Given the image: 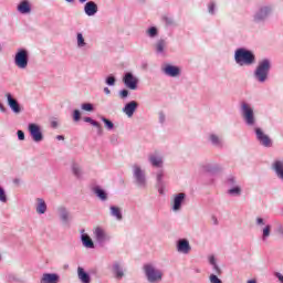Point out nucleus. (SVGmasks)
<instances>
[{"instance_id": "f257e3e1", "label": "nucleus", "mask_w": 283, "mask_h": 283, "mask_svg": "<svg viewBox=\"0 0 283 283\" xmlns=\"http://www.w3.org/2000/svg\"><path fill=\"white\" fill-rule=\"evenodd\" d=\"M234 59L238 65H253L255 63V55L245 49H238Z\"/></svg>"}, {"instance_id": "f03ea898", "label": "nucleus", "mask_w": 283, "mask_h": 283, "mask_svg": "<svg viewBox=\"0 0 283 283\" xmlns=\"http://www.w3.org/2000/svg\"><path fill=\"white\" fill-rule=\"evenodd\" d=\"M269 70H271V62L269 60H263L259 63L254 76L260 83H264L269 76Z\"/></svg>"}, {"instance_id": "7ed1b4c3", "label": "nucleus", "mask_w": 283, "mask_h": 283, "mask_svg": "<svg viewBox=\"0 0 283 283\" xmlns=\"http://www.w3.org/2000/svg\"><path fill=\"white\" fill-rule=\"evenodd\" d=\"M144 271L148 282L154 283L160 282V280H163V272H160V270H156V268H154L151 264L144 265Z\"/></svg>"}, {"instance_id": "20e7f679", "label": "nucleus", "mask_w": 283, "mask_h": 283, "mask_svg": "<svg viewBox=\"0 0 283 283\" xmlns=\"http://www.w3.org/2000/svg\"><path fill=\"white\" fill-rule=\"evenodd\" d=\"M14 63L20 70H25V67H28V51H18L14 57Z\"/></svg>"}, {"instance_id": "39448f33", "label": "nucleus", "mask_w": 283, "mask_h": 283, "mask_svg": "<svg viewBox=\"0 0 283 283\" xmlns=\"http://www.w3.org/2000/svg\"><path fill=\"white\" fill-rule=\"evenodd\" d=\"M242 114L247 125H255V116L253 115V108L247 103H242Z\"/></svg>"}, {"instance_id": "423d86ee", "label": "nucleus", "mask_w": 283, "mask_h": 283, "mask_svg": "<svg viewBox=\"0 0 283 283\" xmlns=\"http://www.w3.org/2000/svg\"><path fill=\"white\" fill-rule=\"evenodd\" d=\"M134 178L138 187H146L147 179L145 178V171H143L138 166H134Z\"/></svg>"}, {"instance_id": "0eeeda50", "label": "nucleus", "mask_w": 283, "mask_h": 283, "mask_svg": "<svg viewBox=\"0 0 283 283\" xmlns=\"http://www.w3.org/2000/svg\"><path fill=\"white\" fill-rule=\"evenodd\" d=\"M29 132L34 143H41V140H43V133H41V128L39 127V125L29 124Z\"/></svg>"}, {"instance_id": "6e6552de", "label": "nucleus", "mask_w": 283, "mask_h": 283, "mask_svg": "<svg viewBox=\"0 0 283 283\" xmlns=\"http://www.w3.org/2000/svg\"><path fill=\"white\" fill-rule=\"evenodd\" d=\"M255 134H256V138L259 140V143H261V145H263V147H271L272 143H271V138L269 137V135L264 134V132H262V128H255Z\"/></svg>"}, {"instance_id": "1a4fd4ad", "label": "nucleus", "mask_w": 283, "mask_h": 283, "mask_svg": "<svg viewBox=\"0 0 283 283\" xmlns=\"http://www.w3.org/2000/svg\"><path fill=\"white\" fill-rule=\"evenodd\" d=\"M177 251L179 253H184L187 255V253H190L191 245L189 244V241L187 239H180L177 243Z\"/></svg>"}, {"instance_id": "9d476101", "label": "nucleus", "mask_w": 283, "mask_h": 283, "mask_svg": "<svg viewBox=\"0 0 283 283\" xmlns=\"http://www.w3.org/2000/svg\"><path fill=\"white\" fill-rule=\"evenodd\" d=\"M124 83L129 90H136L138 85V80H136V77H134L132 73H126V75L124 76Z\"/></svg>"}, {"instance_id": "9b49d317", "label": "nucleus", "mask_w": 283, "mask_h": 283, "mask_svg": "<svg viewBox=\"0 0 283 283\" xmlns=\"http://www.w3.org/2000/svg\"><path fill=\"white\" fill-rule=\"evenodd\" d=\"M84 12L87 17H94L98 12V6L94 1L86 2L84 6Z\"/></svg>"}, {"instance_id": "f8f14e48", "label": "nucleus", "mask_w": 283, "mask_h": 283, "mask_svg": "<svg viewBox=\"0 0 283 283\" xmlns=\"http://www.w3.org/2000/svg\"><path fill=\"white\" fill-rule=\"evenodd\" d=\"M7 101L9 107L14 112V114L21 113V106L19 105V102L12 97L10 93L7 94Z\"/></svg>"}, {"instance_id": "ddd939ff", "label": "nucleus", "mask_w": 283, "mask_h": 283, "mask_svg": "<svg viewBox=\"0 0 283 283\" xmlns=\"http://www.w3.org/2000/svg\"><path fill=\"white\" fill-rule=\"evenodd\" d=\"M60 276L56 273H44L40 283H59Z\"/></svg>"}, {"instance_id": "4468645a", "label": "nucleus", "mask_w": 283, "mask_h": 283, "mask_svg": "<svg viewBox=\"0 0 283 283\" xmlns=\"http://www.w3.org/2000/svg\"><path fill=\"white\" fill-rule=\"evenodd\" d=\"M138 108V103L136 101H132L125 105L123 112H125L126 116L132 118L134 116V112Z\"/></svg>"}, {"instance_id": "2eb2a0df", "label": "nucleus", "mask_w": 283, "mask_h": 283, "mask_svg": "<svg viewBox=\"0 0 283 283\" xmlns=\"http://www.w3.org/2000/svg\"><path fill=\"white\" fill-rule=\"evenodd\" d=\"M77 277L82 283L92 282V277L90 276V274H87V272H85V270L81 266L77 268Z\"/></svg>"}, {"instance_id": "dca6fc26", "label": "nucleus", "mask_w": 283, "mask_h": 283, "mask_svg": "<svg viewBox=\"0 0 283 283\" xmlns=\"http://www.w3.org/2000/svg\"><path fill=\"white\" fill-rule=\"evenodd\" d=\"M31 11H32V7H30V2L28 0L22 1L18 6V12H20L21 14H29V12Z\"/></svg>"}, {"instance_id": "f3484780", "label": "nucleus", "mask_w": 283, "mask_h": 283, "mask_svg": "<svg viewBox=\"0 0 283 283\" xmlns=\"http://www.w3.org/2000/svg\"><path fill=\"white\" fill-rule=\"evenodd\" d=\"M164 72L168 76H178L180 74V69H178L177 66H174V65H167L164 69Z\"/></svg>"}, {"instance_id": "a211bd4d", "label": "nucleus", "mask_w": 283, "mask_h": 283, "mask_svg": "<svg viewBox=\"0 0 283 283\" xmlns=\"http://www.w3.org/2000/svg\"><path fill=\"white\" fill-rule=\"evenodd\" d=\"M182 200H185V193L180 192L178 193L174 199V211H178L182 205Z\"/></svg>"}, {"instance_id": "6ab92c4d", "label": "nucleus", "mask_w": 283, "mask_h": 283, "mask_svg": "<svg viewBox=\"0 0 283 283\" xmlns=\"http://www.w3.org/2000/svg\"><path fill=\"white\" fill-rule=\"evenodd\" d=\"M270 12H271V9L268 7L261 9L260 12L256 13V15L254 18L255 21H262V20L266 19V17H269Z\"/></svg>"}, {"instance_id": "aec40b11", "label": "nucleus", "mask_w": 283, "mask_h": 283, "mask_svg": "<svg viewBox=\"0 0 283 283\" xmlns=\"http://www.w3.org/2000/svg\"><path fill=\"white\" fill-rule=\"evenodd\" d=\"M94 233L97 242H105V238H106L105 230H103L102 228H96Z\"/></svg>"}, {"instance_id": "412c9836", "label": "nucleus", "mask_w": 283, "mask_h": 283, "mask_svg": "<svg viewBox=\"0 0 283 283\" xmlns=\"http://www.w3.org/2000/svg\"><path fill=\"white\" fill-rule=\"evenodd\" d=\"M111 214L116 218V220H123V212H120V208L116 206L111 207Z\"/></svg>"}, {"instance_id": "4be33fe9", "label": "nucleus", "mask_w": 283, "mask_h": 283, "mask_svg": "<svg viewBox=\"0 0 283 283\" xmlns=\"http://www.w3.org/2000/svg\"><path fill=\"white\" fill-rule=\"evenodd\" d=\"M149 160L153 167H163V158L150 155Z\"/></svg>"}, {"instance_id": "5701e85b", "label": "nucleus", "mask_w": 283, "mask_h": 283, "mask_svg": "<svg viewBox=\"0 0 283 283\" xmlns=\"http://www.w3.org/2000/svg\"><path fill=\"white\" fill-rule=\"evenodd\" d=\"M94 193L99 200H107V192H105V190L101 189L99 187L94 188Z\"/></svg>"}, {"instance_id": "b1692460", "label": "nucleus", "mask_w": 283, "mask_h": 283, "mask_svg": "<svg viewBox=\"0 0 283 283\" xmlns=\"http://www.w3.org/2000/svg\"><path fill=\"white\" fill-rule=\"evenodd\" d=\"M82 241L84 247H86L87 249H94V242L92 241V239L90 238V235H82Z\"/></svg>"}, {"instance_id": "393cba45", "label": "nucleus", "mask_w": 283, "mask_h": 283, "mask_svg": "<svg viewBox=\"0 0 283 283\" xmlns=\"http://www.w3.org/2000/svg\"><path fill=\"white\" fill-rule=\"evenodd\" d=\"M38 207H36V211L39 213H45V211H48V206L45 205V201L43 199H38Z\"/></svg>"}, {"instance_id": "a878e982", "label": "nucleus", "mask_w": 283, "mask_h": 283, "mask_svg": "<svg viewBox=\"0 0 283 283\" xmlns=\"http://www.w3.org/2000/svg\"><path fill=\"white\" fill-rule=\"evenodd\" d=\"M113 271H114L115 277H117V280L123 279V275H125V274L123 273V270L120 269V265H118V263H115V264L113 265Z\"/></svg>"}, {"instance_id": "bb28decb", "label": "nucleus", "mask_w": 283, "mask_h": 283, "mask_svg": "<svg viewBox=\"0 0 283 283\" xmlns=\"http://www.w3.org/2000/svg\"><path fill=\"white\" fill-rule=\"evenodd\" d=\"M77 45L78 48H85V39L82 33H77Z\"/></svg>"}, {"instance_id": "cd10ccee", "label": "nucleus", "mask_w": 283, "mask_h": 283, "mask_svg": "<svg viewBox=\"0 0 283 283\" xmlns=\"http://www.w3.org/2000/svg\"><path fill=\"white\" fill-rule=\"evenodd\" d=\"M269 235H271V226H265L263 229V240H266V238H269Z\"/></svg>"}, {"instance_id": "c85d7f7f", "label": "nucleus", "mask_w": 283, "mask_h": 283, "mask_svg": "<svg viewBox=\"0 0 283 283\" xmlns=\"http://www.w3.org/2000/svg\"><path fill=\"white\" fill-rule=\"evenodd\" d=\"M82 109H84V112H94V106L91 103H85L82 104Z\"/></svg>"}, {"instance_id": "c756f323", "label": "nucleus", "mask_w": 283, "mask_h": 283, "mask_svg": "<svg viewBox=\"0 0 283 283\" xmlns=\"http://www.w3.org/2000/svg\"><path fill=\"white\" fill-rule=\"evenodd\" d=\"M102 120L106 125L107 129H114V123H112V120H109L105 117H103Z\"/></svg>"}, {"instance_id": "7c9ffc66", "label": "nucleus", "mask_w": 283, "mask_h": 283, "mask_svg": "<svg viewBox=\"0 0 283 283\" xmlns=\"http://www.w3.org/2000/svg\"><path fill=\"white\" fill-rule=\"evenodd\" d=\"M0 202H8V197L6 196V190L0 187Z\"/></svg>"}, {"instance_id": "2f4dec72", "label": "nucleus", "mask_w": 283, "mask_h": 283, "mask_svg": "<svg viewBox=\"0 0 283 283\" xmlns=\"http://www.w3.org/2000/svg\"><path fill=\"white\" fill-rule=\"evenodd\" d=\"M157 52H159V53L165 52V41L160 40V41L157 43Z\"/></svg>"}, {"instance_id": "473e14b6", "label": "nucleus", "mask_w": 283, "mask_h": 283, "mask_svg": "<svg viewBox=\"0 0 283 283\" xmlns=\"http://www.w3.org/2000/svg\"><path fill=\"white\" fill-rule=\"evenodd\" d=\"M73 120H75V123H78V120H81V111L75 109L73 112Z\"/></svg>"}, {"instance_id": "72a5a7b5", "label": "nucleus", "mask_w": 283, "mask_h": 283, "mask_svg": "<svg viewBox=\"0 0 283 283\" xmlns=\"http://www.w3.org/2000/svg\"><path fill=\"white\" fill-rule=\"evenodd\" d=\"M240 192H241L240 187H234V188H231V189L229 190V193H231L232 196H233V195L240 196Z\"/></svg>"}, {"instance_id": "f704fd0d", "label": "nucleus", "mask_w": 283, "mask_h": 283, "mask_svg": "<svg viewBox=\"0 0 283 283\" xmlns=\"http://www.w3.org/2000/svg\"><path fill=\"white\" fill-rule=\"evenodd\" d=\"M210 140H211L212 145H220V138L216 135H211Z\"/></svg>"}, {"instance_id": "c9c22d12", "label": "nucleus", "mask_w": 283, "mask_h": 283, "mask_svg": "<svg viewBox=\"0 0 283 283\" xmlns=\"http://www.w3.org/2000/svg\"><path fill=\"white\" fill-rule=\"evenodd\" d=\"M210 283H222V280H220L216 274H211Z\"/></svg>"}, {"instance_id": "e433bc0d", "label": "nucleus", "mask_w": 283, "mask_h": 283, "mask_svg": "<svg viewBox=\"0 0 283 283\" xmlns=\"http://www.w3.org/2000/svg\"><path fill=\"white\" fill-rule=\"evenodd\" d=\"M148 34L149 36H156V34H158V29H156V27L150 28Z\"/></svg>"}, {"instance_id": "4c0bfd02", "label": "nucleus", "mask_w": 283, "mask_h": 283, "mask_svg": "<svg viewBox=\"0 0 283 283\" xmlns=\"http://www.w3.org/2000/svg\"><path fill=\"white\" fill-rule=\"evenodd\" d=\"M106 83H107L108 85H116V78H115L114 76H108V77L106 78Z\"/></svg>"}, {"instance_id": "58836bf2", "label": "nucleus", "mask_w": 283, "mask_h": 283, "mask_svg": "<svg viewBox=\"0 0 283 283\" xmlns=\"http://www.w3.org/2000/svg\"><path fill=\"white\" fill-rule=\"evenodd\" d=\"M165 174L163 171H159L157 174V182L158 185H163V178H164Z\"/></svg>"}, {"instance_id": "ea45409f", "label": "nucleus", "mask_w": 283, "mask_h": 283, "mask_svg": "<svg viewBox=\"0 0 283 283\" xmlns=\"http://www.w3.org/2000/svg\"><path fill=\"white\" fill-rule=\"evenodd\" d=\"M163 20L165 21L166 25H171V23H174V20L167 15H165Z\"/></svg>"}, {"instance_id": "a19ab883", "label": "nucleus", "mask_w": 283, "mask_h": 283, "mask_svg": "<svg viewBox=\"0 0 283 283\" xmlns=\"http://www.w3.org/2000/svg\"><path fill=\"white\" fill-rule=\"evenodd\" d=\"M73 174L78 178L81 176V169L77 166H73Z\"/></svg>"}, {"instance_id": "79ce46f5", "label": "nucleus", "mask_w": 283, "mask_h": 283, "mask_svg": "<svg viewBox=\"0 0 283 283\" xmlns=\"http://www.w3.org/2000/svg\"><path fill=\"white\" fill-rule=\"evenodd\" d=\"M18 138L19 140H25V134L23 133V130H18Z\"/></svg>"}, {"instance_id": "37998d69", "label": "nucleus", "mask_w": 283, "mask_h": 283, "mask_svg": "<svg viewBox=\"0 0 283 283\" xmlns=\"http://www.w3.org/2000/svg\"><path fill=\"white\" fill-rule=\"evenodd\" d=\"M120 96L122 98H127V96H129V91L128 90L120 91Z\"/></svg>"}, {"instance_id": "c03bdc74", "label": "nucleus", "mask_w": 283, "mask_h": 283, "mask_svg": "<svg viewBox=\"0 0 283 283\" xmlns=\"http://www.w3.org/2000/svg\"><path fill=\"white\" fill-rule=\"evenodd\" d=\"M214 10H216V4L213 2H211L209 4V12H210V14H213Z\"/></svg>"}, {"instance_id": "a18cd8bd", "label": "nucleus", "mask_w": 283, "mask_h": 283, "mask_svg": "<svg viewBox=\"0 0 283 283\" xmlns=\"http://www.w3.org/2000/svg\"><path fill=\"white\" fill-rule=\"evenodd\" d=\"M91 125H93V127H97V129H101V124L94 119H92Z\"/></svg>"}, {"instance_id": "49530a36", "label": "nucleus", "mask_w": 283, "mask_h": 283, "mask_svg": "<svg viewBox=\"0 0 283 283\" xmlns=\"http://www.w3.org/2000/svg\"><path fill=\"white\" fill-rule=\"evenodd\" d=\"M275 277H277V280L283 283V275L280 272L275 273Z\"/></svg>"}, {"instance_id": "de8ad7c7", "label": "nucleus", "mask_w": 283, "mask_h": 283, "mask_svg": "<svg viewBox=\"0 0 283 283\" xmlns=\"http://www.w3.org/2000/svg\"><path fill=\"white\" fill-rule=\"evenodd\" d=\"M209 263L213 266V265H216L217 263H216V258L214 256H210L209 258Z\"/></svg>"}, {"instance_id": "09e8293b", "label": "nucleus", "mask_w": 283, "mask_h": 283, "mask_svg": "<svg viewBox=\"0 0 283 283\" xmlns=\"http://www.w3.org/2000/svg\"><path fill=\"white\" fill-rule=\"evenodd\" d=\"M61 218L62 220L67 221V212L63 211Z\"/></svg>"}, {"instance_id": "8fccbe9b", "label": "nucleus", "mask_w": 283, "mask_h": 283, "mask_svg": "<svg viewBox=\"0 0 283 283\" xmlns=\"http://www.w3.org/2000/svg\"><path fill=\"white\" fill-rule=\"evenodd\" d=\"M213 269H214L216 273H218V275H220L221 271L217 263L213 265Z\"/></svg>"}, {"instance_id": "3c124183", "label": "nucleus", "mask_w": 283, "mask_h": 283, "mask_svg": "<svg viewBox=\"0 0 283 283\" xmlns=\"http://www.w3.org/2000/svg\"><path fill=\"white\" fill-rule=\"evenodd\" d=\"M256 223H258V224H264V219L258 218V219H256Z\"/></svg>"}, {"instance_id": "603ef678", "label": "nucleus", "mask_w": 283, "mask_h": 283, "mask_svg": "<svg viewBox=\"0 0 283 283\" xmlns=\"http://www.w3.org/2000/svg\"><path fill=\"white\" fill-rule=\"evenodd\" d=\"M92 120H93L92 117H84V122H85V123H90V124H91Z\"/></svg>"}, {"instance_id": "864d4df0", "label": "nucleus", "mask_w": 283, "mask_h": 283, "mask_svg": "<svg viewBox=\"0 0 283 283\" xmlns=\"http://www.w3.org/2000/svg\"><path fill=\"white\" fill-rule=\"evenodd\" d=\"M56 138L57 140H65V137H63V135H59Z\"/></svg>"}, {"instance_id": "5fc2aeb1", "label": "nucleus", "mask_w": 283, "mask_h": 283, "mask_svg": "<svg viewBox=\"0 0 283 283\" xmlns=\"http://www.w3.org/2000/svg\"><path fill=\"white\" fill-rule=\"evenodd\" d=\"M104 92H105V94H111V91L107 87L104 88Z\"/></svg>"}, {"instance_id": "6e6d98bb", "label": "nucleus", "mask_w": 283, "mask_h": 283, "mask_svg": "<svg viewBox=\"0 0 283 283\" xmlns=\"http://www.w3.org/2000/svg\"><path fill=\"white\" fill-rule=\"evenodd\" d=\"M0 109L1 112H6V107L3 106V104H0Z\"/></svg>"}, {"instance_id": "4d7b16f0", "label": "nucleus", "mask_w": 283, "mask_h": 283, "mask_svg": "<svg viewBox=\"0 0 283 283\" xmlns=\"http://www.w3.org/2000/svg\"><path fill=\"white\" fill-rule=\"evenodd\" d=\"M160 122L165 123V115H160Z\"/></svg>"}, {"instance_id": "13d9d810", "label": "nucleus", "mask_w": 283, "mask_h": 283, "mask_svg": "<svg viewBox=\"0 0 283 283\" xmlns=\"http://www.w3.org/2000/svg\"><path fill=\"white\" fill-rule=\"evenodd\" d=\"M67 3H74V0H65Z\"/></svg>"}, {"instance_id": "bf43d9fd", "label": "nucleus", "mask_w": 283, "mask_h": 283, "mask_svg": "<svg viewBox=\"0 0 283 283\" xmlns=\"http://www.w3.org/2000/svg\"><path fill=\"white\" fill-rule=\"evenodd\" d=\"M56 122H52V127H56Z\"/></svg>"}, {"instance_id": "052dcab7", "label": "nucleus", "mask_w": 283, "mask_h": 283, "mask_svg": "<svg viewBox=\"0 0 283 283\" xmlns=\"http://www.w3.org/2000/svg\"><path fill=\"white\" fill-rule=\"evenodd\" d=\"M13 182H14L15 185H19V179H14Z\"/></svg>"}, {"instance_id": "680f3d73", "label": "nucleus", "mask_w": 283, "mask_h": 283, "mask_svg": "<svg viewBox=\"0 0 283 283\" xmlns=\"http://www.w3.org/2000/svg\"><path fill=\"white\" fill-rule=\"evenodd\" d=\"M248 283H256L255 280H250Z\"/></svg>"}, {"instance_id": "e2e57ef3", "label": "nucleus", "mask_w": 283, "mask_h": 283, "mask_svg": "<svg viewBox=\"0 0 283 283\" xmlns=\"http://www.w3.org/2000/svg\"><path fill=\"white\" fill-rule=\"evenodd\" d=\"M80 1V3H85V1H87V0H78Z\"/></svg>"}, {"instance_id": "0e129e2a", "label": "nucleus", "mask_w": 283, "mask_h": 283, "mask_svg": "<svg viewBox=\"0 0 283 283\" xmlns=\"http://www.w3.org/2000/svg\"><path fill=\"white\" fill-rule=\"evenodd\" d=\"M159 193H163V189H159Z\"/></svg>"}]
</instances>
